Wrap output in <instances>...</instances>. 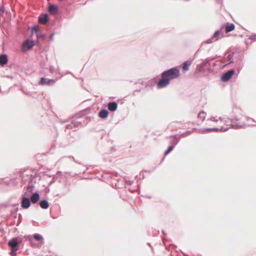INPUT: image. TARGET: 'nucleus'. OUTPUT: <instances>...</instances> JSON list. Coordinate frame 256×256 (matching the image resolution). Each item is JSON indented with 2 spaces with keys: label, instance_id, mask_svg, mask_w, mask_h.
<instances>
[{
  "label": "nucleus",
  "instance_id": "dca6fc26",
  "mask_svg": "<svg viewBox=\"0 0 256 256\" xmlns=\"http://www.w3.org/2000/svg\"><path fill=\"white\" fill-rule=\"evenodd\" d=\"M40 205L42 208L46 209L49 206V204L47 200H43L40 203Z\"/></svg>",
  "mask_w": 256,
  "mask_h": 256
},
{
  "label": "nucleus",
  "instance_id": "f8f14e48",
  "mask_svg": "<svg viewBox=\"0 0 256 256\" xmlns=\"http://www.w3.org/2000/svg\"><path fill=\"white\" fill-rule=\"evenodd\" d=\"M34 46V43L32 41L26 40L23 44V46L27 48H31Z\"/></svg>",
  "mask_w": 256,
  "mask_h": 256
},
{
  "label": "nucleus",
  "instance_id": "a211bd4d",
  "mask_svg": "<svg viewBox=\"0 0 256 256\" xmlns=\"http://www.w3.org/2000/svg\"><path fill=\"white\" fill-rule=\"evenodd\" d=\"M58 10L57 7L56 6L50 5L49 7V12L51 14H55L56 13Z\"/></svg>",
  "mask_w": 256,
  "mask_h": 256
},
{
  "label": "nucleus",
  "instance_id": "0eeeda50",
  "mask_svg": "<svg viewBox=\"0 0 256 256\" xmlns=\"http://www.w3.org/2000/svg\"><path fill=\"white\" fill-rule=\"evenodd\" d=\"M54 82H55V81L54 80H48L44 78H42L40 80V84H48L50 85V84H53Z\"/></svg>",
  "mask_w": 256,
  "mask_h": 256
},
{
  "label": "nucleus",
  "instance_id": "2eb2a0df",
  "mask_svg": "<svg viewBox=\"0 0 256 256\" xmlns=\"http://www.w3.org/2000/svg\"><path fill=\"white\" fill-rule=\"evenodd\" d=\"M191 64L192 62L190 60H188L184 62L182 66L183 70L184 71H187L188 70L189 66L191 65Z\"/></svg>",
  "mask_w": 256,
  "mask_h": 256
},
{
  "label": "nucleus",
  "instance_id": "6e6552de",
  "mask_svg": "<svg viewBox=\"0 0 256 256\" xmlns=\"http://www.w3.org/2000/svg\"><path fill=\"white\" fill-rule=\"evenodd\" d=\"M108 109L110 111H115L118 108V104L116 102H111L108 104Z\"/></svg>",
  "mask_w": 256,
  "mask_h": 256
},
{
  "label": "nucleus",
  "instance_id": "20e7f679",
  "mask_svg": "<svg viewBox=\"0 0 256 256\" xmlns=\"http://www.w3.org/2000/svg\"><path fill=\"white\" fill-rule=\"evenodd\" d=\"M222 36V35L221 34V33L218 30L214 32L212 37L210 39L206 40V42L208 44L212 43L213 42L216 41L220 38H221Z\"/></svg>",
  "mask_w": 256,
  "mask_h": 256
},
{
  "label": "nucleus",
  "instance_id": "4468645a",
  "mask_svg": "<svg viewBox=\"0 0 256 256\" xmlns=\"http://www.w3.org/2000/svg\"><path fill=\"white\" fill-rule=\"evenodd\" d=\"M235 26L233 24H226L225 29L226 32H230L234 29Z\"/></svg>",
  "mask_w": 256,
  "mask_h": 256
},
{
  "label": "nucleus",
  "instance_id": "4be33fe9",
  "mask_svg": "<svg viewBox=\"0 0 256 256\" xmlns=\"http://www.w3.org/2000/svg\"><path fill=\"white\" fill-rule=\"evenodd\" d=\"M244 126H245V124L242 122L240 125L238 126V128H242Z\"/></svg>",
  "mask_w": 256,
  "mask_h": 256
},
{
  "label": "nucleus",
  "instance_id": "f257e3e1",
  "mask_svg": "<svg viewBox=\"0 0 256 256\" xmlns=\"http://www.w3.org/2000/svg\"><path fill=\"white\" fill-rule=\"evenodd\" d=\"M180 75V70L177 68H174L163 72L162 74V77H165L170 81L172 80L178 78Z\"/></svg>",
  "mask_w": 256,
  "mask_h": 256
},
{
  "label": "nucleus",
  "instance_id": "412c9836",
  "mask_svg": "<svg viewBox=\"0 0 256 256\" xmlns=\"http://www.w3.org/2000/svg\"><path fill=\"white\" fill-rule=\"evenodd\" d=\"M173 146H170V147H168V150L165 152V155H166L168 154H169L173 150Z\"/></svg>",
  "mask_w": 256,
  "mask_h": 256
},
{
  "label": "nucleus",
  "instance_id": "39448f33",
  "mask_svg": "<svg viewBox=\"0 0 256 256\" xmlns=\"http://www.w3.org/2000/svg\"><path fill=\"white\" fill-rule=\"evenodd\" d=\"M8 245L12 248V250L16 251L18 250L16 246L18 245L17 239L16 238L12 239L8 242Z\"/></svg>",
  "mask_w": 256,
  "mask_h": 256
},
{
  "label": "nucleus",
  "instance_id": "f03ea898",
  "mask_svg": "<svg viewBox=\"0 0 256 256\" xmlns=\"http://www.w3.org/2000/svg\"><path fill=\"white\" fill-rule=\"evenodd\" d=\"M235 70H231L224 73L222 76V80L224 82L228 81L232 76L234 74Z\"/></svg>",
  "mask_w": 256,
  "mask_h": 256
},
{
  "label": "nucleus",
  "instance_id": "f3484780",
  "mask_svg": "<svg viewBox=\"0 0 256 256\" xmlns=\"http://www.w3.org/2000/svg\"><path fill=\"white\" fill-rule=\"evenodd\" d=\"M34 186H29L26 188V191L24 193V195L28 196L32 192V191L33 190Z\"/></svg>",
  "mask_w": 256,
  "mask_h": 256
},
{
  "label": "nucleus",
  "instance_id": "7ed1b4c3",
  "mask_svg": "<svg viewBox=\"0 0 256 256\" xmlns=\"http://www.w3.org/2000/svg\"><path fill=\"white\" fill-rule=\"evenodd\" d=\"M170 83V81L165 77H162L157 84V87L158 88H164L168 86Z\"/></svg>",
  "mask_w": 256,
  "mask_h": 256
},
{
  "label": "nucleus",
  "instance_id": "6ab92c4d",
  "mask_svg": "<svg viewBox=\"0 0 256 256\" xmlns=\"http://www.w3.org/2000/svg\"><path fill=\"white\" fill-rule=\"evenodd\" d=\"M206 116V114L204 112H199L198 114V118H200L202 120H203L204 119Z\"/></svg>",
  "mask_w": 256,
  "mask_h": 256
},
{
  "label": "nucleus",
  "instance_id": "ddd939ff",
  "mask_svg": "<svg viewBox=\"0 0 256 256\" xmlns=\"http://www.w3.org/2000/svg\"><path fill=\"white\" fill-rule=\"evenodd\" d=\"M98 115L102 118H106L108 116V112L106 110H102L100 112Z\"/></svg>",
  "mask_w": 256,
  "mask_h": 256
},
{
  "label": "nucleus",
  "instance_id": "423d86ee",
  "mask_svg": "<svg viewBox=\"0 0 256 256\" xmlns=\"http://www.w3.org/2000/svg\"><path fill=\"white\" fill-rule=\"evenodd\" d=\"M22 206L24 208H28L30 206V202L28 198H23L21 202Z\"/></svg>",
  "mask_w": 256,
  "mask_h": 256
},
{
  "label": "nucleus",
  "instance_id": "1a4fd4ad",
  "mask_svg": "<svg viewBox=\"0 0 256 256\" xmlns=\"http://www.w3.org/2000/svg\"><path fill=\"white\" fill-rule=\"evenodd\" d=\"M40 199V195L38 193H34L30 198V201L33 204L36 203Z\"/></svg>",
  "mask_w": 256,
  "mask_h": 256
},
{
  "label": "nucleus",
  "instance_id": "9b49d317",
  "mask_svg": "<svg viewBox=\"0 0 256 256\" xmlns=\"http://www.w3.org/2000/svg\"><path fill=\"white\" fill-rule=\"evenodd\" d=\"M48 21V15L46 14L38 18V22L41 24H45Z\"/></svg>",
  "mask_w": 256,
  "mask_h": 256
},
{
  "label": "nucleus",
  "instance_id": "5701e85b",
  "mask_svg": "<svg viewBox=\"0 0 256 256\" xmlns=\"http://www.w3.org/2000/svg\"><path fill=\"white\" fill-rule=\"evenodd\" d=\"M29 240H30V241H32V240H31V238H29Z\"/></svg>",
  "mask_w": 256,
  "mask_h": 256
},
{
  "label": "nucleus",
  "instance_id": "aec40b11",
  "mask_svg": "<svg viewBox=\"0 0 256 256\" xmlns=\"http://www.w3.org/2000/svg\"><path fill=\"white\" fill-rule=\"evenodd\" d=\"M34 238L36 240L38 241H41L43 239L42 237L38 234H34Z\"/></svg>",
  "mask_w": 256,
  "mask_h": 256
},
{
  "label": "nucleus",
  "instance_id": "9d476101",
  "mask_svg": "<svg viewBox=\"0 0 256 256\" xmlns=\"http://www.w3.org/2000/svg\"><path fill=\"white\" fill-rule=\"evenodd\" d=\"M8 58L6 54L0 55V65L4 66L7 64Z\"/></svg>",
  "mask_w": 256,
  "mask_h": 256
}]
</instances>
